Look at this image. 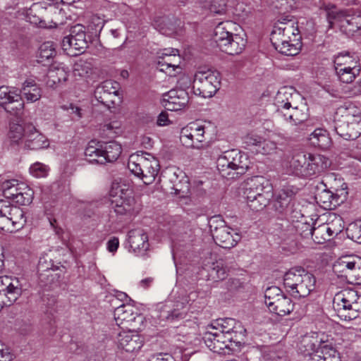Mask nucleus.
Segmentation results:
<instances>
[{
  "label": "nucleus",
  "instance_id": "393cba45",
  "mask_svg": "<svg viewBox=\"0 0 361 361\" xmlns=\"http://www.w3.org/2000/svg\"><path fill=\"white\" fill-rule=\"evenodd\" d=\"M189 102L188 93L183 89H173L170 90L163 99L164 107L171 111L183 109Z\"/></svg>",
  "mask_w": 361,
  "mask_h": 361
},
{
  "label": "nucleus",
  "instance_id": "412c9836",
  "mask_svg": "<svg viewBox=\"0 0 361 361\" xmlns=\"http://www.w3.org/2000/svg\"><path fill=\"white\" fill-rule=\"evenodd\" d=\"M0 106L12 115L20 116L25 104L20 94L2 86L0 87Z\"/></svg>",
  "mask_w": 361,
  "mask_h": 361
},
{
  "label": "nucleus",
  "instance_id": "bb28decb",
  "mask_svg": "<svg viewBox=\"0 0 361 361\" xmlns=\"http://www.w3.org/2000/svg\"><path fill=\"white\" fill-rule=\"evenodd\" d=\"M298 189L293 185H284L276 195L274 207L280 214H283L288 209L294 200Z\"/></svg>",
  "mask_w": 361,
  "mask_h": 361
},
{
  "label": "nucleus",
  "instance_id": "0e129e2a",
  "mask_svg": "<svg viewBox=\"0 0 361 361\" xmlns=\"http://www.w3.org/2000/svg\"><path fill=\"white\" fill-rule=\"evenodd\" d=\"M15 357L12 351L6 347L0 349V361H12Z\"/></svg>",
  "mask_w": 361,
  "mask_h": 361
},
{
  "label": "nucleus",
  "instance_id": "c9c22d12",
  "mask_svg": "<svg viewBox=\"0 0 361 361\" xmlns=\"http://www.w3.org/2000/svg\"><path fill=\"white\" fill-rule=\"evenodd\" d=\"M49 82L61 84L65 82L69 76V69L63 63H54L49 71Z\"/></svg>",
  "mask_w": 361,
  "mask_h": 361
},
{
  "label": "nucleus",
  "instance_id": "423d86ee",
  "mask_svg": "<svg viewBox=\"0 0 361 361\" xmlns=\"http://www.w3.org/2000/svg\"><path fill=\"white\" fill-rule=\"evenodd\" d=\"M128 168L145 184L152 183L159 171V161L149 154H133L129 157Z\"/></svg>",
  "mask_w": 361,
  "mask_h": 361
},
{
  "label": "nucleus",
  "instance_id": "aec40b11",
  "mask_svg": "<svg viewBox=\"0 0 361 361\" xmlns=\"http://www.w3.org/2000/svg\"><path fill=\"white\" fill-rule=\"evenodd\" d=\"M61 46L65 51L75 50L83 52L88 47L85 27L80 24L72 27L70 34L63 37Z\"/></svg>",
  "mask_w": 361,
  "mask_h": 361
},
{
  "label": "nucleus",
  "instance_id": "f3484780",
  "mask_svg": "<svg viewBox=\"0 0 361 361\" xmlns=\"http://www.w3.org/2000/svg\"><path fill=\"white\" fill-rule=\"evenodd\" d=\"M1 189L3 195L7 200H11L20 205H27L32 202V190L18 180H6L1 184Z\"/></svg>",
  "mask_w": 361,
  "mask_h": 361
},
{
  "label": "nucleus",
  "instance_id": "f03ea898",
  "mask_svg": "<svg viewBox=\"0 0 361 361\" xmlns=\"http://www.w3.org/2000/svg\"><path fill=\"white\" fill-rule=\"evenodd\" d=\"M239 25L228 20L219 23L214 29V40L219 49L229 55H238L245 49L247 39L235 34Z\"/></svg>",
  "mask_w": 361,
  "mask_h": 361
},
{
  "label": "nucleus",
  "instance_id": "4d7b16f0",
  "mask_svg": "<svg viewBox=\"0 0 361 361\" xmlns=\"http://www.w3.org/2000/svg\"><path fill=\"white\" fill-rule=\"evenodd\" d=\"M90 68L87 63L83 60H79L74 63L73 71L75 75L83 77L89 72Z\"/></svg>",
  "mask_w": 361,
  "mask_h": 361
},
{
  "label": "nucleus",
  "instance_id": "774afa93",
  "mask_svg": "<svg viewBox=\"0 0 361 361\" xmlns=\"http://www.w3.org/2000/svg\"><path fill=\"white\" fill-rule=\"evenodd\" d=\"M157 123L159 126H167L170 123L169 115L166 112L162 111L158 116Z\"/></svg>",
  "mask_w": 361,
  "mask_h": 361
},
{
  "label": "nucleus",
  "instance_id": "4468645a",
  "mask_svg": "<svg viewBox=\"0 0 361 361\" xmlns=\"http://www.w3.org/2000/svg\"><path fill=\"white\" fill-rule=\"evenodd\" d=\"M264 302L269 311L279 316L289 314L294 309L291 299L277 286H271L264 292Z\"/></svg>",
  "mask_w": 361,
  "mask_h": 361
},
{
  "label": "nucleus",
  "instance_id": "473e14b6",
  "mask_svg": "<svg viewBox=\"0 0 361 361\" xmlns=\"http://www.w3.org/2000/svg\"><path fill=\"white\" fill-rule=\"evenodd\" d=\"M20 92L27 102L33 103L40 99L42 90L32 79H27L22 85Z\"/></svg>",
  "mask_w": 361,
  "mask_h": 361
},
{
  "label": "nucleus",
  "instance_id": "5701e85b",
  "mask_svg": "<svg viewBox=\"0 0 361 361\" xmlns=\"http://www.w3.org/2000/svg\"><path fill=\"white\" fill-rule=\"evenodd\" d=\"M128 242L129 251L138 257H147V251L149 243L147 234L140 228L133 229L128 232Z\"/></svg>",
  "mask_w": 361,
  "mask_h": 361
},
{
  "label": "nucleus",
  "instance_id": "052dcab7",
  "mask_svg": "<svg viewBox=\"0 0 361 361\" xmlns=\"http://www.w3.org/2000/svg\"><path fill=\"white\" fill-rule=\"evenodd\" d=\"M327 224L330 226L333 230H334V233H336L338 235L342 232L344 228L343 221L340 216L334 215L332 221Z\"/></svg>",
  "mask_w": 361,
  "mask_h": 361
},
{
  "label": "nucleus",
  "instance_id": "1a4fd4ad",
  "mask_svg": "<svg viewBox=\"0 0 361 361\" xmlns=\"http://www.w3.org/2000/svg\"><path fill=\"white\" fill-rule=\"evenodd\" d=\"M209 226L214 240L223 248L233 247L241 239L239 233L228 226L221 216H212L209 221Z\"/></svg>",
  "mask_w": 361,
  "mask_h": 361
},
{
  "label": "nucleus",
  "instance_id": "37998d69",
  "mask_svg": "<svg viewBox=\"0 0 361 361\" xmlns=\"http://www.w3.org/2000/svg\"><path fill=\"white\" fill-rule=\"evenodd\" d=\"M347 281L350 283L361 284V257L355 255L351 270Z\"/></svg>",
  "mask_w": 361,
  "mask_h": 361
},
{
  "label": "nucleus",
  "instance_id": "72a5a7b5",
  "mask_svg": "<svg viewBox=\"0 0 361 361\" xmlns=\"http://www.w3.org/2000/svg\"><path fill=\"white\" fill-rule=\"evenodd\" d=\"M180 59L179 55L174 57H163L161 60H157V67L160 71L167 73L169 76H176V73L181 71L180 66Z\"/></svg>",
  "mask_w": 361,
  "mask_h": 361
},
{
  "label": "nucleus",
  "instance_id": "20e7f679",
  "mask_svg": "<svg viewBox=\"0 0 361 361\" xmlns=\"http://www.w3.org/2000/svg\"><path fill=\"white\" fill-rule=\"evenodd\" d=\"M333 308L341 320L357 319L361 314V295L354 289L342 290L334 295Z\"/></svg>",
  "mask_w": 361,
  "mask_h": 361
},
{
  "label": "nucleus",
  "instance_id": "9b49d317",
  "mask_svg": "<svg viewBox=\"0 0 361 361\" xmlns=\"http://www.w3.org/2000/svg\"><path fill=\"white\" fill-rule=\"evenodd\" d=\"M25 223L22 209L7 200H0V231L13 233L20 229Z\"/></svg>",
  "mask_w": 361,
  "mask_h": 361
},
{
  "label": "nucleus",
  "instance_id": "e433bc0d",
  "mask_svg": "<svg viewBox=\"0 0 361 361\" xmlns=\"http://www.w3.org/2000/svg\"><path fill=\"white\" fill-rule=\"evenodd\" d=\"M335 68L345 67H361L359 63L358 56L355 54L350 52H341L334 57V60Z\"/></svg>",
  "mask_w": 361,
  "mask_h": 361
},
{
  "label": "nucleus",
  "instance_id": "f704fd0d",
  "mask_svg": "<svg viewBox=\"0 0 361 361\" xmlns=\"http://www.w3.org/2000/svg\"><path fill=\"white\" fill-rule=\"evenodd\" d=\"M353 257L355 255H346L339 257L333 264V271L338 277L345 278L347 281L352 268Z\"/></svg>",
  "mask_w": 361,
  "mask_h": 361
},
{
  "label": "nucleus",
  "instance_id": "8fccbe9b",
  "mask_svg": "<svg viewBox=\"0 0 361 361\" xmlns=\"http://www.w3.org/2000/svg\"><path fill=\"white\" fill-rule=\"evenodd\" d=\"M322 354L324 361H341L339 353L331 345L322 346Z\"/></svg>",
  "mask_w": 361,
  "mask_h": 361
},
{
  "label": "nucleus",
  "instance_id": "7ed1b4c3",
  "mask_svg": "<svg viewBox=\"0 0 361 361\" xmlns=\"http://www.w3.org/2000/svg\"><path fill=\"white\" fill-rule=\"evenodd\" d=\"M315 276L301 267L288 270L283 276L286 291L295 298H305L315 288Z\"/></svg>",
  "mask_w": 361,
  "mask_h": 361
},
{
  "label": "nucleus",
  "instance_id": "2f4dec72",
  "mask_svg": "<svg viewBox=\"0 0 361 361\" xmlns=\"http://www.w3.org/2000/svg\"><path fill=\"white\" fill-rule=\"evenodd\" d=\"M332 96L335 97H352L361 94V79L355 84L348 85L340 84L335 88L329 90Z\"/></svg>",
  "mask_w": 361,
  "mask_h": 361
},
{
  "label": "nucleus",
  "instance_id": "c85d7f7f",
  "mask_svg": "<svg viewBox=\"0 0 361 361\" xmlns=\"http://www.w3.org/2000/svg\"><path fill=\"white\" fill-rule=\"evenodd\" d=\"M295 90L290 87H283L277 92L274 98V105L279 116L292 107Z\"/></svg>",
  "mask_w": 361,
  "mask_h": 361
},
{
  "label": "nucleus",
  "instance_id": "a18cd8bd",
  "mask_svg": "<svg viewBox=\"0 0 361 361\" xmlns=\"http://www.w3.org/2000/svg\"><path fill=\"white\" fill-rule=\"evenodd\" d=\"M56 49L51 42H46L43 43L39 48L38 61L44 63L54 58L56 55Z\"/></svg>",
  "mask_w": 361,
  "mask_h": 361
},
{
  "label": "nucleus",
  "instance_id": "3c124183",
  "mask_svg": "<svg viewBox=\"0 0 361 361\" xmlns=\"http://www.w3.org/2000/svg\"><path fill=\"white\" fill-rule=\"evenodd\" d=\"M296 233L303 238H309L312 234V226L307 222L297 221L294 225Z\"/></svg>",
  "mask_w": 361,
  "mask_h": 361
},
{
  "label": "nucleus",
  "instance_id": "4c0bfd02",
  "mask_svg": "<svg viewBox=\"0 0 361 361\" xmlns=\"http://www.w3.org/2000/svg\"><path fill=\"white\" fill-rule=\"evenodd\" d=\"M341 30L348 35H353L361 30V16H345L341 19Z\"/></svg>",
  "mask_w": 361,
  "mask_h": 361
},
{
  "label": "nucleus",
  "instance_id": "de8ad7c7",
  "mask_svg": "<svg viewBox=\"0 0 361 361\" xmlns=\"http://www.w3.org/2000/svg\"><path fill=\"white\" fill-rule=\"evenodd\" d=\"M120 128L118 121L105 123L100 128V135L103 137H114L119 133Z\"/></svg>",
  "mask_w": 361,
  "mask_h": 361
},
{
  "label": "nucleus",
  "instance_id": "f8f14e48",
  "mask_svg": "<svg viewBox=\"0 0 361 361\" xmlns=\"http://www.w3.org/2000/svg\"><path fill=\"white\" fill-rule=\"evenodd\" d=\"M210 126L190 123L182 128L180 139L182 143L188 147L202 149L209 142Z\"/></svg>",
  "mask_w": 361,
  "mask_h": 361
},
{
  "label": "nucleus",
  "instance_id": "ea45409f",
  "mask_svg": "<svg viewBox=\"0 0 361 361\" xmlns=\"http://www.w3.org/2000/svg\"><path fill=\"white\" fill-rule=\"evenodd\" d=\"M336 75L342 83L348 85L352 83L356 77L360 74L361 67H345L343 68H335Z\"/></svg>",
  "mask_w": 361,
  "mask_h": 361
},
{
  "label": "nucleus",
  "instance_id": "6ab92c4d",
  "mask_svg": "<svg viewBox=\"0 0 361 361\" xmlns=\"http://www.w3.org/2000/svg\"><path fill=\"white\" fill-rule=\"evenodd\" d=\"M203 340L210 350L219 354H229L235 345L234 341L224 334L208 329L204 334Z\"/></svg>",
  "mask_w": 361,
  "mask_h": 361
},
{
  "label": "nucleus",
  "instance_id": "680f3d73",
  "mask_svg": "<svg viewBox=\"0 0 361 361\" xmlns=\"http://www.w3.org/2000/svg\"><path fill=\"white\" fill-rule=\"evenodd\" d=\"M262 153L264 154H271L276 152L277 145L276 142L271 140H262Z\"/></svg>",
  "mask_w": 361,
  "mask_h": 361
},
{
  "label": "nucleus",
  "instance_id": "a878e982",
  "mask_svg": "<svg viewBox=\"0 0 361 361\" xmlns=\"http://www.w3.org/2000/svg\"><path fill=\"white\" fill-rule=\"evenodd\" d=\"M329 166L330 161L326 157L319 154H308L303 169V176L310 177L320 173Z\"/></svg>",
  "mask_w": 361,
  "mask_h": 361
},
{
  "label": "nucleus",
  "instance_id": "7c9ffc66",
  "mask_svg": "<svg viewBox=\"0 0 361 361\" xmlns=\"http://www.w3.org/2000/svg\"><path fill=\"white\" fill-rule=\"evenodd\" d=\"M47 13V8L42 3H35L27 11L26 18L28 22L40 27H47L48 25L44 19Z\"/></svg>",
  "mask_w": 361,
  "mask_h": 361
},
{
  "label": "nucleus",
  "instance_id": "09e8293b",
  "mask_svg": "<svg viewBox=\"0 0 361 361\" xmlns=\"http://www.w3.org/2000/svg\"><path fill=\"white\" fill-rule=\"evenodd\" d=\"M8 137L11 141L14 143H19V142L23 138H25V134L24 133L23 127L18 123H11L10 130L8 132Z\"/></svg>",
  "mask_w": 361,
  "mask_h": 361
},
{
  "label": "nucleus",
  "instance_id": "b1692460",
  "mask_svg": "<svg viewBox=\"0 0 361 361\" xmlns=\"http://www.w3.org/2000/svg\"><path fill=\"white\" fill-rule=\"evenodd\" d=\"M119 84L114 80H105L99 85L94 90V97L97 100L108 106L114 105V98L118 95Z\"/></svg>",
  "mask_w": 361,
  "mask_h": 361
},
{
  "label": "nucleus",
  "instance_id": "79ce46f5",
  "mask_svg": "<svg viewBox=\"0 0 361 361\" xmlns=\"http://www.w3.org/2000/svg\"><path fill=\"white\" fill-rule=\"evenodd\" d=\"M323 8L326 13V18L329 24V27H333L334 22H338L341 26V19L345 18L344 14L339 11L334 4H325Z\"/></svg>",
  "mask_w": 361,
  "mask_h": 361
},
{
  "label": "nucleus",
  "instance_id": "4be33fe9",
  "mask_svg": "<svg viewBox=\"0 0 361 361\" xmlns=\"http://www.w3.org/2000/svg\"><path fill=\"white\" fill-rule=\"evenodd\" d=\"M189 306L187 298L173 303H166L160 309L159 318L161 320L171 322L184 319L187 315Z\"/></svg>",
  "mask_w": 361,
  "mask_h": 361
},
{
  "label": "nucleus",
  "instance_id": "c756f323",
  "mask_svg": "<svg viewBox=\"0 0 361 361\" xmlns=\"http://www.w3.org/2000/svg\"><path fill=\"white\" fill-rule=\"evenodd\" d=\"M25 147L31 150L45 149L49 146V140L34 127L25 133Z\"/></svg>",
  "mask_w": 361,
  "mask_h": 361
},
{
  "label": "nucleus",
  "instance_id": "0eeeda50",
  "mask_svg": "<svg viewBox=\"0 0 361 361\" xmlns=\"http://www.w3.org/2000/svg\"><path fill=\"white\" fill-rule=\"evenodd\" d=\"M121 152V145L116 141L96 142L95 140H91L85 150V154L90 162L99 164L115 161Z\"/></svg>",
  "mask_w": 361,
  "mask_h": 361
},
{
  "label": "nucleus",
  "instance_id": "e2e57ef3",
  "mask_svg": "<svg viewBox=\"0 0 361 361\" xmlns=\"http://www.w3.org/2000/svg\"><path fill=\"white\" fill-rule=\"evenodd\" d=\"M158 60H161L163 57H174L179 55V51L177 49L168 48L160 50L158 53Z\"/></svg>",
  "mask_w": 361,
  "mask_h": 361
},
{
  "label": "nucleus",
  "instance_id": "6e6d98bb",
  "mask_svg": "<svg viewBox=\"0 0 361 361\" xmlns=\"http://www.w3.org/2000/svg\"><path fill=\"white\" fill-rule=\"evenodd\" d=\"M331 197L332 192L330 190H324L322 191L319 194L317 195V199L319 200V202L322 204V206L327 209H331Z\"/></svg>",
  "mask_w": 361,
  "mask_h": 361
},
{
  "label": "nucleus",
  "instance_id": "2eb2a0df",
  "mask_svg": "<svg viewBox=\"0 0 361 361\" xmlns=\"http://www.w3.org/2000/svg\"><path fill=\"white\" fill-rule=\"evenodd\" d=\"M116 324L121 329L137 331L141 329L144 317L137 308L130 304H123L116 307L114 312Z\"/></svg>",
  "mask_w": 361,
  "mask_h": 361
},
{
  "label": "nucleus",
  "instance_id": "9d476101",
  "mask_svg": "<svg viewBox=\"0 0 361 361\" xmlns=\"http://www.w3.org/2000/svg\"><path fill=\"white\" fill-rule=\"evenodd\" d=\"M221 80V74L216 71H197L194 75L193 91L204 98L212 97L219 90Z\"/></svg>",
  "mask_w": 361,
  "mask_h": 361
},
{
  "label": "nucleus",
  "instance_id": "603ef678",
  "mask_svg": "<svg viewBox=\"0 0 361 361\" xmlns=\"http://www.w3.org/2000/svg\"><path fill=\"white\" fill-rule=\"evenodd\" d=\"M30 173L36 178L46 177L48 173V167L42 163H35L30 168Z\"/></svg>",
  "mask_w": 361,
  "mask_h": 361
},
{
  "label": "nucleus",
  "instance_id": "c03bdc74",
  "mask_svg": "<svg viewBox=\"0 0 361 361\" xmlns=\"http://www.w3.org/2000/svg\"><path fill=\"white\" fill-rule=\"evenodd\" d=\"M331 189H333V188H331ZM331 192V209H334L346 200L348 196L346 184L343 183L341 188H334Z\"/></svg>",
  "mask_w": 361,
  "mask_h": 361
},
{
  "label": "nucleus",
  "instance_id": "13d9d810",
  "mask_svg": "<svg viewBox=\"0 0 361 361\" xmlns=\"http://www.w3.org/2000/svg\"><path fill=\"white\" fill-rule=\"evenodd\" d=\"M243 144L245 145V148H249L252 146H259L262 142V137L255 135L249 133L243 137Z\"/></svg>",
  "mask_w": 361,
  "mask_h": 361
},
{
  "label": "nucleus",
  "instance_id": "5fc2aeb1",
  "mask_svg": "<svg viewBox=\"0 0 361 361\" xmlns=\"http://www.w3.org/2000/svg\"><path fill=\"white\" fill-rule=\"evenodd\" d=\"M227 2L228 0H212L209 10L216 14L224 13L226 11Z\"/></svg>",
  "mask_w": 361,
  "mask_h": 361
},
{
  "label": "nucleus",
  "instance_id": "bf43d9fd",
  "mask_svg": "<svg viewBox=\"0 0 361 361\" xmlns=\"http://www.w3.org/2000/svg\"><path fill=\"white\" fill-rule=\"evenodd\" d=\"M212 276L219 280H224L227 276V269L220 262L213 264Z\"/></svg>",
  "mask_w": 361,
  "mask_h": 361
},
{
  "label": "nucleus",
  "instance_id": "dca6fc26",
  "mask_svg": "<svg viewBox=\"0 0 361 361\" xmlns=\"http://www.w3.org/2000/svg\"><path fill=\"white\" fill-rule=\"evenodd\" d=\"M234 341L235 346H240L245 336L246 329L242 324L232 318L219 319L207 326Z\"/></svg>",
  "mask_w": 361,
  "mask_h": 361
},
{
  "label": "nucleus",
  "instance_id": "6e6552de",
  "mask_svg": "<svg viewBox=\"0 0 361 361\" xmlns=\"http://www.w3.org/2000/svg\"><path fill=\"white\" fill-rule=\"evenodd\" d=\"M250 161L248 156L238 149L224 152L216 161V167L222 176L230 175L231 171L237 174H244L249 169Z\"/></svg>",
  "mask_w": 361,
  "mask_h": 361
},
{
  "label": "nucleus",
  "instance_id": "ddd939ff",
  "mask_svg": "<svg viewBox=\"0 0 361 361\" xmlns=\"http://www.w3.org/2000/svg\"><path fill=\"white\" fill-rule=\"evenodd\" d=\"M115 198L111 200L112 208L118 216L130 218L137 214L140 210L137 204L132 196V190L123 188L118 185L114 189Z\"/></svg>",
  "mask_w": 361,
  "mask_h": 361
},
{
  "label": "nucleus",
  "instance_id": "58836bf2",
  "mask_svg": "<svg viewBox=\"0 0 361 361\" xmlns=\"http://www.w3.org/2000/svg\"><path fill=\"white\" fill-rule=\"evenodd\" d=\"M311 143L321 149H327L331 145V138L327 132L322 128L316 129L310 135Z\"/></svg>",
  "mask_w": 361,
  "mask_h": 361
},
{
  "label": "nucleus",
  "instance_id": "cd10ccee",
  "mask_svg": "<svg viewBox=\"0 0 361 361\" xmlns=\"http://www.w3.org/2000/svg\"><path fill=\"white\" fill-rule=\"evenodd\" d=\"M134 331L128 330L118 334V344L119 348L128 353H133L141 348L143 345V340L139 334Z\"/></svg>",
  "mask_w": 361,
  "mask_h": 361
},
{
  "label": "nucleus",
  "instance_id": "864d4df0",
  "mask_svg": "<svg viewBox=\"0 0 361 361\" xmlns=\"http://www.w3.org/2000/svg\"><path fill=\"white\" fill-rule=\"evenodd\" d=\"M325 228L322 226V225L319 226L317 228H312L311 234V239L317 244H322L324 241L327 240V236L324 233Z\"/></svg>",
  "mask_w": 361,
  "mask_h": 361
},
{
  "label": "nucleus",
  "instance_id": "a19ab883",
  "mask_svg": "<svg viewBox=\"0 0 361 361\" xmlns=\"http://www.w3.org/2000/svg\"><path fill=\"white\" fill-rule=\"evenodd\" d=\"M285 120L290 121L294 126H303L304 121L307 120V114L302 112L297 107H291L281 115Z\"/></svg>",
  "mask_w": 361,
  "mask_h": 361
},
{
  "label": "nucleus",
  "instance_id": "69168bd1",
  "mask_svg": "<svg viewBox=\"0 0 361 361\" xmlns=\"http://www.w3.org/2000/svg\"><path fill=\"white\" fill-rule=\"evenodd\" d=\"M107 250L110 252H115L118 248L119 246V240L117 237H112L110 238L107 243Z\"/></svg>",
  "mask_w": 361,
  "mask_h": 361
},
{
  "label": "nucleus",
  "instance_id": "39448f33",
  "mask_svg": "<svg viewBox=\"0 0 361 361\" xmlns=\"http://www.w3.org/2000/svg\"><path fill=\"white\" fill-rule=\"evenodd\" d=\"M246 185L244 194L248 206L254 211L262 210L272 197L270 183L262 176H255L248 180Z\"/></svg>",
  "mask_w": 361,
  "mask_h": 361
},
{
  "label": "nucleus",
  "instance_id": "49530a36",
  "mask_svg": "<svg viewBox=\"0 0 361 361\" xmlns=\"http://www.w3.org/2000/svg\"><path fill=\"white\" fill-rule=\"evenodd\" d=\"M305 163L306 155L302 154L294 155L290 161L292 173L303 176V169H305Z\"/></svg>",
  "mask_w": 361,
  "mask_h": 361
},
{
  "label": "nucleus",
  "instance_id": "a211bd4d",
  "mask_svg": "<svg viewBox=\"0 0 361 361\" xmlns=\"http://www.w3.org/2000/svg\"><path fill=\"white\" fill-rule=\"evenodd\" d=\"M335 130L345 140H355L361 134V116L345 111L336 120Z\"/></svg>",
  "mask_w": 361,
  "mask_h": 361
},
{
  "label": "nucleus",
  "instance_id": "f257e3e1",
  "mask_svg": "<svg viewBox=\"0 0 361 361\" xmlns=\"http://www.w3.org/2000/svg\"><path fill=\"white\" fill-rule=\"evenodd\" d=\"M270 39L275 49L286 56L297 55L302 47L300 31L293 20L276 23Z\"/></svg>",
  "mask_w": 361,
  "mask_h": 361
},
{
  "label": "nucleus",
  "instance_id": "338daca9",
  "mask_svg": "<svg viewBox=\"0 0 361 361\" xmlns=\"http://www.w3.org/2000/svg\"><path fill=\"white\" fill-rule=\"evenodd\" d=\"M63 108L64 109L71 110L70 114L74 115L72 117V119L78 120V119L81 118L82 116V112H81V109L78 106H75L72 104H70L68 108H67L66 106H63Z\"/></svg>",
  "mask_w": 361,
  "mask_h": 361
}]
</instances>
